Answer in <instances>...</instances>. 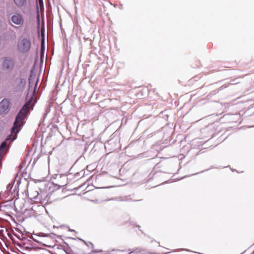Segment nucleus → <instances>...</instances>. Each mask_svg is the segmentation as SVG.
<instances>
[{"label": "nucleus", "mask_w": 254, "mask_h": 254, "mask_svg": "<svg viewBox=\"0 0 254 254\" xmlns=\"http://www.w3.org/2000/svg\"><path fill=\"white\" fill-rule=\"evenodd\" d=\"M136 253H139V254H140V253H141V251H139V250H137V251H136Z\"/></svg>", "instance_id": "6e6552de"}, {"label": "nucleus", "mask_w": 254, "mask_h": 254, "mask_svg": "<svg viewBox=\"0 0 254 254\" xmlns=\"http://www.w3.org/2000/svg\"><path fill=\"white\" fill-rule=\"evenodd\" d=\"M10 21L14 24L21 26L24 24V20L23 16L19 13H14L11 15Z\"/></svg>", "instance_id": "7ed1b4c3"}, {"label": "nucleus", "mask_w": 254, "mask_h": 254, "mask_svg": "<svg viewBox=\"0 0 254 254\" xmlns=\"http://www.w3.org/2000/svg\"><path fill=\"white\" fill-rule=\"evenodd\" d=\"M31 47V42L29 38L21 37L17 42V50L22 54L28 53Z\"/></svg>", "instance_id": "f03ea898"}, {"label": "nucleus", "mask_w": 254, "mask_h": 254, "mask_svg": "<svg viewBox=\"0 0 254 254\" xmlns=\"http://www.w3.org/2000/svg\"><path fill=\"white\" fill-rule=\"evenodd\" d=\"M43 35L44 34H43V32H42V36H43Z\"/></svg>", "instance_id": "f8f14e48"}, {"label": "nucleus", "mask_w": 254, "mask_h": 254, "mask_svg": "<svg viewBox=\"0 0 254 254\" xmlns=\"http://www.w3.org/2000/svg\"><path fill=\"white\" fill-rule=\"evenodd\" d=\"M10 102L7 99H3L0 102V114H3L8 111Z\"/></svg>", "instance_id": "39448f33"}, {"label": "nucleus", "mask_w": 254, "mask_h": 254, "mask_svg": "<svg viewBox=\"0 0 254 254\" xmlns=\"http://www.w3.org/2000/svg\"><path fill=\"white\" fill-rule=\"evenodd\" d=\"M21 83H23L24 84H25V83H26L25 80H24V79H21Z\"/></svg>", "instance_id": "0eeeda50"}, {"label": "nucleus", "mask_w": 254, "mask_h": 254, "mask_svg": "<svg viewBox=\"0 0 254 254\" xmlns=\"http://www.w3.org/2000/svg\"><path fill=\"white\" fill-rule=\"evenodd\" d=\"M40 0V3H43L42 0Z\"/></svg>", "instance_id": "1a4fd4ad"}, {"label": "nucleus", "mask_w": 254, "mask_h": 254, "mask_svg": "<svg viewBox=\"0 0 254 254\" xmlns=\"http://www.w3.org/2000/svg\"><path fill=\"white\" fill-rule=\"evenodd\" d=\"M32 99L31 98L30 100L27 101L24 105L22 109L20 110L18 114H17L15 121L14 123L13 127L11 128V133L7 138L6 140L11 139V136L14 137L12 140H14L15 138V136L17 133L18 132L19 129L18 128L20 127L23 124V121L26 118L27 114L29 112L30 106L31 104Z\"/></svg>", "instance_id": "f257e3e1"}, {"label": "nucleus", "mask_w": 254, "mask_h": 254, "mask_svg": "<svg viewBox=\"0 0 254 254\" xmlns=\"http://www.w3.org/2000/svg\"><path fill=\"white\" fill-rule=\"evenodd\" d=\"M14 65V63L12 60L5 58L3 60L2 69L4 70H11Z\"/></svg>", "instance_id": "20e7f679"}, {"label": "nucleus", "mask_w": 254, "mask_h": 254, "mask_svg": "<svg viewBox=\"0 0 254 254\" xmlns=\"http://www.w3.org/2000/svg\"><path fill=\"white\" fill-rule=\"evenodd\" d=\"M131 253H134V252H131L130 253V254H131Z\"/></svg>", "instance_id": "9b49d317"}, {"label": "nucleus", "mask_w": 254, "mask_h": 254, "mask_svg": "<svg viewBox=\"0 0 254 254\" xmlns=\"http://www.w3.org/2000/svg\"><path fill=\"white\" fill-rule=\"evenodd\" d=\"M44 42V39H42V44H43V43Z\"/></svg>", "instance_id": "9d476101"}, {"label": "nucleus", "mask_w": 254, "mask_h": 254, "mask_svg": "<svg viewBox=\"0 0 254 254\" xmlns=\"http://www.w3.org/2000/svg\"><path fill=\"white\" fill-rule=\"evenodd\" d=\"M14 2L17 7L21 8L25 6L26 0H14Z\"/></svg>", "instance_id": "423d86ee"}]
</instances>
